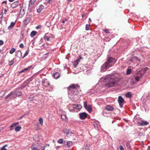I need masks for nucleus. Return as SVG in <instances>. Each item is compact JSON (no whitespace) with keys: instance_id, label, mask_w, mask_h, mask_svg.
<instances>
[{"instance_id":"52","label":"nucleus","mask_w":150,"mask_h":150,"mask_svg":"<svg viewBox=\"0 0 150 150\" xmlns=\"http://www.w3.org/2000/svg\"><path fill=\"white\" fill-rule=\"evenodd\" d=\"M41 27V25H39L38 26H37L36 27V28L37 29H38L40 28Z\"/></svg>"},{"instance_id":"5","label":"nucleus","mask_w":150,"mask_h":150,"mask_svg":"<svg viewBox=\"0 0 150 150\" xmlns=\"http://www.w3.org/2000/svg\"><path fill=\"white\" fill-rule=\"evenodd\" d=\"M84 106L85 108L89 112H91L92 111V108L90 105H88L86 101L84 102Z\"/></svg>"},{"instance_id":"46","label":"nucleus","mask_w":150,"mask_h":150,"mask_svg":"<svg viewBox=\"0 0 150 150\" xmlns=\"http://www.w3.org/2000/svg\"><path fill=\"white\" fill-rule=\"evenodd\" d=\"M84 149V150H89V149L88 146L87 145L85 146Z\"/></svg>"},{"instance_id":"59","label":"nucleus","mask_w":150,"mask_h":150,"mask_svg":"<svg viewBox=\"0 0 150 150\" xmlns=\"http://www.w3.org/2000/svg\"><path fill=\"white\" fill-rule=\"evenodd\" d=\"M3 15L2 14H0V19L2 18Z\"/></svg>"},{"instance_id":"18","label":"nucleus","mask_w":150,"mask_h":150,"mask_svg":"<svg viewBox=\"0 0 150 150\" xmlns=\"http://www.w3.org/2000/svg\"><path fill=\"white\" fill-rule=\"evenodd\" d=\"M44 6L43 5H40L39 6V8L37 10L38 13H40L44 8Z\"/></svg>"},{"instance_id":"24","label":"nucleus","mask_w":150,"mask_h":150,"mask_svg":"<svg viewBox=\"0 0 150 150\" xmlns=\"http://www.w3.org/2000/svg\"><path fill=\"white\" fill-rule=\"evenodd\" d=\"M125 96L127 98H131L132 97V95L131 93L128 92L125 94Z\"/></svg>"},{"instance_id":"2","label":"nucleus","mask_w":150,"mask_h":150,"mask_svg":"<svg viewBox=\"0 0 150 150\" xmlns=\"http://www.w3.org/2000/svg\"><path fill=\"white\" fill-rule=\"evenodd\" d=\"M114 60L113 58L109 57L107 61L101 66V71L102 72L105 71L108 68L112 67L114 64Z\"/></svg>"},{"instance_id":"17","label":"nucleus","mask_w":150,"mask_h":150,"mask_svg":"<svg viewBox=\"0 0 150 150\" xmlns=\"http://www.w3.org/2000/svg\"><path fill=\"white\" fill-rule=\"evenodd\" d=\"M31 148L32 150H39L40 149V148L38 147V145H36L35 144L31 146Z\"/></svg>"},{"instance_id":"61","label":"nucleus","mask_w":150,"mask_h":150,"mask_svg":"<svg viewBox=\"0 0 150 150\" xmlns=\"http://www.w3.org/2000/svg\"><path fill=\"white\" fill-rule=\"evenodd\" d=\"M147 150H150V145L148 146Z\"/></svg>"},{"instance_id":"7","label":"nucleus","mask_w":150,"mask_h":150,"mask_svg":"<svg viewBox=\"0 0 150 150\" xmlns=\"http://www.w3.org/2000/svg\"><path fill=\"white\" fill-rule=\"evenodd\" d=\"M13 93V97L16 98L17 96H19L21 95L22 93L19 91H16L12 92Z\"/></svg>"},{"instance_id":"13","label":"nucleus","mask_w":150,"mask_h":150,"mask_svg":"<svg viewBox=\"0 0 150 150\" xmlns=\"http://www.w3.org/2000/svg\"><path fill=\"white\" fill-rule=\"evenodd\" d=\"M18 1L12 3L11 5V6L12 8H15L17 7L19 5Z\"/></svg>"},{"instance_id":"35","label":"nucleus","mask_w":150,"mask_h":150,"mask_svg":"<svg viewBox=\"0 0 150 150\" xmlns=\"http://www.w3.org/2000/svg\"><path fill=\"white\" fill-rule=\"evenodd\" d=\"M131 72V69H128L127 70L126 74L127 75H129L130 74Z\"/></svg>"},{"instance_id":"8","label":"nucleus","mask_w":150,"mask_h":150,"mask_svg":"<svg viewBox=\"0 0 150 150\" xmlns=\"http://www.w3.org/2000/svg\"><path fill=\"white\" fill-rule=\"evenodd\" d=\"M42 83L44 86L47 87L50 86V84L49 81H47L46 79H43L42 82Z\"/></svg>"},{"instance_id":"60","label":"nucleus","mask_w":150,"mask_h":150,"mask_svg":"<svg viewBox=\"0 0 150 150\" xmlns=\"http://www.w3.org/2000/svg\"><path fill=\"white\" fill-rule=\"evenodd\" d=\"M71 131L69 129H68V130H67V132H71Z\"/></svg>"},{"instance_id":"16","label":"nucleus","mask_w":150,"mask_h":150,"mask_svg":"<svg viewBox=\"0 0 150 150\" xmlns=\"http://www.w3.org/2000/svg\"><path fill=\"white\" fill-rule=\"evenodd\" d=\"M31 18L30 16L26 17L23 23L25 25L28 24L30 21Z\"/></svg>"},{"instance_id":"50","label":"nucleus","mask_w":150,"mask_h":150,"mask_svg":"<svg viewBox=\"0 0 150 150\" xmlns=\"http://www.w3.org/2000/svg\"><path fill=\"white\" fill-rule=\"evenodd\" d=\"M25 114L22 115L21 116L19 117L18 119L20 120L22 119L23 117L25 116Z\"/></svg>"},{"instance_id":"31","label":"nucleus","mask_w":150,"mask_h":150,"mask_svg":"<svg viewBox=\"0 0 150 150\" xmlns=\"http://www.w3.org/2000/svg\"><path fill=\"white\" fill-rule=\"evenodd\" d=\"M31 66H29L27 68H24L23 70L21 71V73H22L24 71L28 70V69H30L31 68Z\"/></svg>"},{"instance_id":"30","label":"nucleus","mask_w":150,"mask_h":150,"mask_svg":"<svg viewBox=\"0 0 150 150\" xmlns=\"http://www.w3.org/2000/svg\"><path fill=\"white\" fill-rule=\"evenodd\" d=\"M72 145V142L71 141H68L67 143L68 147H69Z\"/></svg>"},{"instance_id":"21","label":"nucleus","mask_w":150,"mask_h":150,"mask_svg":"<svg viewBox=\"0 0 150 150\" xmlns=\"http://www.w3.org/2000/svg\"><path fill=\"white\" fill-rule=\"evenodd\" d=\"M21 52L20 51H17L16 53V56L20 58L21 57Z\"/></svg>"},{"instance_id":"40","label":"nucleus","mask_w":150,"mask_h":150,"mask_svg":"<svg viewBox=\"0 0 150 150\" xmlns=\"http://www.w3.org/2000/svg\"><path fill=\"white\" fill-rule=\"evenodd\" d=\"M7 146V145H4L1 148V150H7V149L6 148V147Z\"/></svg>"},{"instance_id":"11","label":"nucleus","mask_w":150,"mask_h":150,"mask_svg":"<svg viewBox=\"0 0 150 150\" xmlns=\"http://www.w3.org/2000/svg\"><path fill=\"white\" fill-rule=\"evenodd\" d=\"M138 124L139 126H144L149 125V123L146 121H141V122H138Z\"/></svg>"},{"instance_id":"9","label":"nucleus","mask_w":150,"mask_h":150,"mask_svg":"<svg viewBox=\"0 0 150 150\" xmlns=\"http://www.w3.org/2000/svg\"><path fill=\"white\" fill-rule=\"evenodd\" d=\"M79 115L80 118L81 119H85L87 116V114L85 112L80 113L79 114Z\"/></svg>"},{"instance_id":"6","label":"nucleus","mask_w":150,"mask_h":150,"mask_svg":"<svg viewBox=\"0 0 150 150\" xmlns=\"http://www.w3.org/2000/svg\"><path fill=\"white\" fill-rule=\"evenodd\" d=\"M124 101V100L122 96H119L118 99V101L119 103L120 106L121 108L122 107Z\"/></svg>"},{"instance_id":"33","label":"nucleus","mask_w":150,"mask_h":150,"mask_svg":"<svg viewBox=\"0 0 150 150\" xmlns=\"http://www.w3.org/2000/svg\"><path fill=\"white\" fill-rule=\"evenodd\" d=\"M16 50V49L15 48H12L11 50H10L9 53L11 54H12L13 53H14Z\"/></svg>"},{"instance_id":"32","label":"nucleus","mask_w":150,"mask_h":150,"mask_svg":"<svg viewBox=\"0 0 150 150\" xmlns=\"http://www.w3.org/2000/svg\"><path fill=\"white\" fill-rule=\"evenodd\" d=\"M73 134V133H72V132L71 131L70 132H67L66 134V136L68 137H69L71 136Z\"/></svg>"},{"instance_id":"20","label":"nucleus","mask_w":150,"mask_h":150,"mask_svg":"<svg viewBox=\"0 0 150 150\" xmlns=\"http://www.w3.org/2000/svg\"><path fill=\"white\" fill-rule=\"evenodd\" d=\"M18 125V122H17L16 123H13L10 127L11 130H12L14 129V128H13L14 127H15L17 125Z\"/></svg>"},{"instance_id":"51","label":"nucleus","mask_w":150,"mask_h":150,"mask_svg":"<svg viewBox=\"0 0 150 150\" xmlns=\"http://www.w3.org/2000/svg\"><path fill=\"white\" fill-rule=\"evenodd\" d=\"M52 2V0H48L47 1V3L49 4H51Z\"/></svg>"},{"instance_id":"63","label":"nucleus","mask_w":150,"mask_h":150,"mask_svg":"<svg viewBox=\"0 0 150 150\" xmlns=\"http://www.w3.org/2000/svg\"><path fill=\"white\" fill-rule=\"evenodd\" d=\"M89 20V21H90V22H91V18H89L88 19Z\"/></svg>"},{"instance_id":"57","label":"nucleus","mask_w":150,"mask_h":150,"mask_svg":"<svg viewBox=\"0 0 150 150\" xmlns=\"http://www.w3.org/2000/svg\"><path fill=\"white\" fill-rule=\"evenodd\" d=\"M7 2V1H3V2H2V3H3V4H6Z\"/></svg>"},{"instance_id":"49","label":"nucleus","mask_w":150,"mask_h":150,"mask_svg":"<svg viewBox=\"0 0 150 150\" xmlns=\"http://www.w3.org/2000/svg\"><path fill=\"white\" fill-rule=\"evenodd\" d=\"M4 44V42L2 40H0V45H3Z\"/></svg>"},{"instance_id":"62","label":"nucleus","mask_w":150,"mask_h":150,"mask_svg":"<svg viewBox=\"0 0 150 150\" xmlns=\"http://www.w3.org/2000/svg\"><path fill=\"white\" fill-rule=\"evenodd\" d=\"M14 0H9V1L10 2H12Z\"/></svg>"},{"instance_id":"29","label":"nucleus","mask_w":150,"mask_h":150,"mask_svg":"<svg viewBox=\"0 0 150 150\" xmlns=\"http://www.w3.org/2000/svg\"><path fill=\"white\" fill-rule=\"evenodd\" d=\"M39 123L42 126L43 125V120L42 118H40L39 119Z\"/></svg>"},{"instance_id":"14","label":"nucleus","mask_w":150,"mask_h":150,"mask_svg":"<svg viewBox=\"0 0 150 150\" xmlns=\"http://www.w3.org/2000/svg\"><path fill=\"white\" fill-rule=\"evenodd\" d=\"M30 81V79H27L22 84V86H21V88H23L26 86L29 83Z\"/></svg>"},{"instance_id":"22","label":"nucleus","mask_w":150,"mask_h":150,"mask_svg":"<svg viewBox=\"0 0 150 150\" xmlns=\"http://www.w3.org/2000/svg\"><path fill=\"white\" fill-rule=\"evenodd\" d=\"M79 59H77L76 60L74 61V62L73 65L74 67L76 68L78 65V64L79 63Z\"/></svg>"},{"instance_id":"48","label":"nucleus","mask_w":150,"mask_h":150,"mask_svg":"<svg viewBox=\"0 0 150 150\" xmlns=\"http://www.w3.org/2000/svg\"><path fill=\"white\" fill-rule=\"evenodd\" d=\"M119 149L120 150H124V148L122 146H120Z\"/></svg>"},{"instance_id":"45","label":"nucleus","mask_w":150,"mask_h":150,"mask_svg":"<svg viewBox=\"0 0 150 150\" xmlns=\"http://www.w3.org/2000/svg\"><path fill=\"white\" fill-rule=\"evenodd\" d=\"M89 26L90 25L86 24V30H88L89 29Z\"/></svg>"},{"instance_id":"47","label":"nucleus","mask_w":150,"mask_h":150,"mask_svg":"<svg viewBox=\"0 0 150 150\" xmlns=\"http://www.w3.org/2000/svg\"><path fill=\"white\" fill-rule=\"evenodd\" d=\"M20 47L21 48H23L24 47L23 44V43H21L20 45Z\"/></svg>"},{"instance_id":"25","label":"nucleus","mask_w":150,"mask_h":150,"mask_svg":"<svg viewBox=\"0 0 150 150\" xmlns=\"http://www.w3.org/2000/svg\"><path fill=\"white\" fill-rule=\"evenodd\" d=\"M37 34V32L35 31H33L30 34V36L31 37H34L35 35H36Z\"/></svg>"},{"instance_id":"41","label":"nucleus","mask_w":150,"mask_h":150,"mask_svg":"<svg viewBox=\"0 0 150 150\" xmlns=\"http://www.w3.org/2000/svg\"><path fill=\"white\" fill-rule=\"evenodd\" d=\"M14 62V59H13L11 61L9 62V65L10 66H11L13 64Z\"/></svg>"},{"instance_id":"28","label":"nucleus","mask_w":150,"mask_h":150,"mask_svg":"<svg viewBox=\"0 0 150 150\" xmlns=\"http://www.w3.org/2000/svg\"><path fill=\"white\" fill-rule=\"evenodd\" d=\"M61 117L62 119L64 121H65L67 118V117L66 115L63 114L61 115Z\"/></svg>"},{"instance_id":"64","label":"nucleus","mask_w":150,"mask_h":150,"mask_svg":"<svg viewBox=\"0 0 150 150\" xmlns=\"http://www.w3.org/2000/svg\"><path fill=\"white\" fill-rule=\"evenodd\" d=\"M45 147L44 146L43 147H42V148H43L42 150H45Z\"/></svg>"},{"instance_id":"44","label":"nucleus","mask_w":150,"mask_h":150,"mask_svg":"<svg viewBox=\"0 0 150 150\" xmlns=\"http://www.w3.org/2000/svg\"><path fill=\"white\" fill-rule=\"evenodd\" d=\"M126 146L127 148L130 149H131V146L130 144L129 143H127L126 144Z\"/></svg>"},{"instance_id":"54","label":"nucleus","mask_w":150,"mask_h":150,"mask_svg":"<svg viewBox=\"0 0 150 150\" xmlns=\"http://www.w3.org/2000/svg\"><path fill=\"white\" fill-rule=\"evenodd\" d=\"M67 20L66 19H65L64 20H63L62 22V23H65V22L67 21Z\"/></svg>"},{"instance_id":"36","label":"nucleus","mask_w":150,"mask_h":150,"mask_svg":"<svg viewBox=\"0 0 150 150\" xmlns=\"http://www.w3.org/2000/svg\"><path fill=\"white\" fill-rule=\"evenodd\" d=\"M68 129H67L66 128H64L63 129L62 132L64 133H65L66 134L67 133V131Z\"/></svg>"},{"instance_id":"12","label":"nucleus","mask_w":150,"mask_h":150,"mask_svg":"<svg viewBox=\"0 0 150 150\" xmlns=\"http://www.w3.org/2000/svg\"><path fill=\"white\" fill-rule=\"evenodd\" d=\"M25 12V11L24 8L22 7L20 9L19 13V16L20 17H22L24 15Z\"/></svg>"},{"instance_id":"43","label":"nucleus","mask_w":150,"mask_h":150,"mask_svg":"<svg viewBox=\"0 0 150 150\" xmlns=\"http://www.w3.org/2000/svg\"><path fill=\"white\" fill-rule=\"evenodd\" d=\"M12 95H13L12 92H11L8 95H7V96L5 97V99L8 98L9 97L11 96Z\"/></svg>"},{"instance_id":"4","label":"nucleus","mask_w":150,"mask_h":150,"mask_svg":"<svg viewBox=\"0 0 150 150\" xmlns=\"http://www.w3.org/2000/svg\"><path fill=\"white\" fill-rule=\"evenodd\" d=\"M79 88L80 86L79 85L76 84H73L68 87V90L70 91H72L74 89H77L78 88L79 89Z\"/></svg>"},{"instance_id":"37","label":"nucleus","mask_w":150,"mask_h":150,"mask_svg":"<svg viewBox=\"0 0 150 150\" xmlns=\"http://www.w3.org/2000/svg\"><path fill=\"white\" fill-rule=\"evenodd\" d=\"M103 30L107 34H109L110 33L109 30L108 29H103Z\"/></svg>"},{"instance_id":"39","label":"nucleus","mask_w":150,"mask_h":150,"mask_svg":"<svg viewBox=\"0 0 150 150\" xmlns=\"http://www.w3.org/2000/svg\"><path fill=\"white\" fill-rule=\"evenodd\" d=\"M57 142L59 143L62 144L63 142V140L62 139H60L58 140Z\"/></svg>"},{"instance_id":"1","label":"nucleus","mask_w":150,"mask_h":150,"mask_svg":"<svg viewBox=\"0 0 150 150\" xmlns=\"http://www.w3.org/2000/svg\"><path fill=\"white\" fill-rule=\"evenodd\" d=\"M106 79L108 80V82L105 84V86L107 87H112L117 86L121 80L120 78L113 75H107Z\"/></svg>"},{"instance_id":"23","label":"nucleus","mask_w":150,"mask_h":150,"mask_svg":"<svg viewBox=\"0 0 150 150\" xmlns=\"http://www.w3.org/2000/svg\"><path fill=\"white\" fill-rule=\"evenodd\" d=\"M15 22L14 23L12 22L11 23L10 25L8 26V29H10L12 28L15 25Z\"/></svg>"},{"instance_id":"27","label":"nucleus","mask_w":150,"mask_h":150,"mask_svg":"<svg viewBox=\"0 0 150 150\" xmlns=\"http://www.w3.org/2000/svg\"><path fill=\"white\" fill-rule=\"evenodd\" d=\"M5 94V92L3 91L0 92V98H2Z\"/></svg>"},{"instance_id":"19","label":"nucleus","mask_w":150,"mask_h":150,"mask_svg":"<svg viewBox=\"0 0 150 150\" xmlns=\"http://www.w3.org/2000/svg\"><path fill=\"white\" fill-rule=\"evenodd\" d=\"M53 76L55 78L57 79L60 77V74L58 72H56L53 74Z\"/></svg>"},{"instance_id":"26","label":"nucleus","mask_w":150,"mask_h":150,"mask_svg":"<svg viewBox=\"0 0 150 150\" xmlns=\"http://www.w3.org/2000/svg\"><path fill=\"white\" fill-rule=\"evenodd\" d=\"M46 35L47 34H46L44 36V38L45 40H46L47 41H48L50 40V36H47Z\"/></svg>"},{"instance_id":"56","label":"nucleus","mask_w":150,"mask_h":150,"mask_svg":"<svg viewBox=\"0 0 150 150\" xmlns=\"http://www.w3.org/2000/svg\"><path fill=\"white\" fill-rule=\"evenodd\" d=\"M79 59H79V60L81 59H82V57H81V56H79Z\"/></svg>"},{"instance_id":"34","label":"nucleus","mask_w":150,"mask_h":150,"mask_svg":"<svg viewBox=\"0 0 150 150\" xmlns=\"http://www.w3.org/2000/svg\"><path fill=\"white\" fill-rule=\"evenodd\" d=\"M21 129V127L20 126H17L15 128V130L16 131H19Z\"/></svg>"},{"instance_id":"42","label":"nucleus","mask_w":150,"mask_h":150,"mask_svg":"<svg viewBox=\"0 0 150 150\" xmlns=\"http://www.w3.org/2000/svg\"><path fill=\"white\" fill-rule=\"evenodd\" d=\"M36 0H30L29 2V5L31 4L32 5Z\"/></svg>"},{"instance_id":"15","label":"nucleus","mask_w":150,"mask_h":150,"mask_svg":"<svg viewBox=\"0 0 150 150\" xmlns=\"http://www.w3.org/2000/svg\"><path fill=\"white\" fill-rule=\"evenodd\" d=\"M105 109L108 111H113L114 110L113 107L110 105H107L105 107Z\"/></svg>"},{"instance_id":"38","label":"nucleus","mask_w":150,"mask_h":150,"mask_svg":"<svg viewBox=\"0 0 150 150\" xmlns=\"http://www.w3.org/2000/svg\"><path fill=\"white\" fill-rule=\"evenodd\" d=\"M29 52V50H28L24 54V56L23 57V58H24L26 56H27Z\"/></svg>"},{"instance_id":"3","label":"nucleus","mask_w":150,"mask_h":150,"mask_svg":"<svg viewBox=\"0 0 150 150\" xmlns=\"http://www.w3.org/2000/svg\"><path fill=\"white\" fill-rule=\"evenodd\" d=\"M142 71H139L136 73L134 76L133 79H134L135 80L137 81H139L144 74V73H142Z\"/></svg>"},{"instance_id":"10","label":"nucleus","mask_w":150,"mask_h":150,"mask_svg":"<svg viewBox=\"0 0 150 150\" xmlns=\"http://www.w3.org/2000/svg\"><path fill=\"white\" fill-rule=\"evenodd\" d=\"M72 106L74 109L79 110L82 108V106L81 105L78 104H73L72 105Z\"/></svg>"},{"instance_id":"53","label":"nucleus","mask_w":150,"mask_h":150,"mask_svg":"<svg viewBox=\"0 0 150 150\" xmlns=\"http://www.w3.org/2000/svg\"><path fill=\"white\" fill-rule=\"evenodd\" d=\"M29 100L30 101H32L33 100V98L31 97H29L28 98Z\"/></svg>"},{"instance_id":"55","label":"nucleus","mask_w":150,"mask_h":150,"mask_svg":"<svg viewBox=\"0 0 150 150\" xmlns=\"http://www.w3.org/2000/svg\"><path fill=\"white\" fill-rule=\"evenodd\" d=\"M50 146V144H45L44 146L45 147H48Z\"/></svg>"},{"instance_id":"58","label":"nucleus","mask_w":150,"mask_h":150,"mask_svg":"<svg viewBox=\"0 0 150 150\" xmlns=\"http://www.w3.org/2000/svg\"><path fill=\"white\" fill-rule=\"evenodd\" d=\"M7 11V10H6V8H5L4 9V13L5 14H6Z\"/></svg>"}]
</instances>
